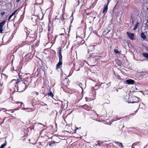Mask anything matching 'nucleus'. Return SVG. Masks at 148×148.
Returning a JSON list of instances; mask_svg holds the SVG:
<instances>
[{
    "label": "nucleus",
    "mask_w": 148,
    "mask_h": 148,
    "mask_svg": "<svg viewBox=\"0 0 148 148\" xmlns=\"http://www.w3.org/2000/svg\"><path fill=\"white\" fill-rule=\"evenodd\" d=\"M17 46H16L15 48V49H16V50H17ZM19 48V47H18V49Z\"/></svg>",
    "instance_id": "obj_34"
},
{
    "label": "nucleus",
    "mask_w": 148,
    "mask_h": 148,
    "mask_svg": "<svg viewBox=\"0 0 148 148\" xmlns=\"http://www.w3.org/2000/svg\"><path fill=\"white\" fill-rule=\"evenodd\" d=\"M17 10H15V11H14L12 14V15L13 16V15H14L15 14V13L17 11Z\"/></svg>",
    "instance_id": "obj_27"
},
{
    "label": "nucleus",
    "mask_w": 148,
    "mask_h": 148,
    "mask_svg": "<svg viewBox=\"0 0 148 148\" xmlns=\"http://www.w3.org/2000/svg\"><path fill=\"white\" fill-rule=\"evenodd\" d=\"M18 76L19 78L17 80L14 79L12 80L11 84H15V92H21L24 91L26 88L27 86L24 83L23 78L20 74H18Z\"/></svg>",
    "instance_id": "obj_1"
},
{
    "label": "nucleus",
    "mask_w": 148,
    "mask_h": 148,
    "mask_svg": "<svg viewBox=\"0 0 148 148\" xmlns=\"http://www.w3.org/2000/svg\"><path fill=\"white\" fill-rule=\"evenodd\" d=\"M67 106V105L66 107V108Z\"/></svg>",
    "instance_id": "obj_44"
},
{
    "label": "nucleus",
    "mask_w": 148,
    "mask_h": 148,
    "mask_svg": "<svg viewBox=\"0 0 148 148\" xmlns=\"http://www.w3.org/2000/svg\"><path fill=\"white\" fill-rule=\"evenodd\" d=\"M38 124L41 125H44H44L41 123H38Z\"/></svg>",
    "instance_id": "obj_37"
},
{
    "label": "nucleus",
    "mask_w": 148,
    "mask_h": 148,
    "mask_svg": "<svg viewBox=\"0 0 148 148\" xmlns=\"http://www.w3.org/2000/svg\"><path fill=\"white\" fill-rule=\"evenodd\" d=\"M34 93L36 94L37 95H38V93L36 92H34Z\"/></svg>",
    "instance_id": "obj_31"
},
{
    "label": "nucleus",
    "mask_w": 148,
    "mask_h": 148,
    "mask_svg": "<svg viewBox=\"0 0 148 148\" xmlns=\"http://www.w3.org/2000/svg\"><path fill=\"white\" fill-rule=\"evenodd\" d=\"M130 101H128V103H137L139 101V98L136 96H134L133 97H131L129 98Z\"/></svg>",
    "instance_id": "obj_3"
},
{
    "label": "nucleus",
    "mask_w": 148,
    "mask_h": 148,
    "mask_svg": "<svg viewBox=\"0 0 148 148\" xmlns=\"http://www.w3.org/2000/svg\"><path fill=\"white\" fill-rule=\"evenodd\" d=\"M45 106V107L46 108V109L48 110V106H47V104H45L44 105Z\"/></svg>",
    "instance_id": "obj_30"
},
{
    "label": "nucleus",
    "mask_w": 148,
    "mask_h": 148,
    "mask_svg": "<svg viewBox=\"0 0 148 148\" xmlns=\"http://www.w3.org/2000/svg\"><path fill=\"white\" fill-rule=\"evenodd\" d=\"M6 118H7V117H5L4 118V119L3 120V121L2 122V123H0V125H1L2 124L4 123V121L5 120V119H6Z\"/></svg>",
    "instance_id": "obj_26"
},
{
    "label": "nucleus",
    "mask_w": 148,
    "mask_h": 148,
    "mask_svg": "<svg viewBox=\"0 0 148 148\" xmlns=\"http://www.w3.org/2000/svg\"><path fill=\"white\" fill-rule=\"evenodd\" d=\"M138 24H139V23L138 22H137L136 24L134 27V28H133V30H136L137 28V27H138Z\"/></svg>",
    "instance_id": "obj_18"
},
{
    "label": "nucleus",
    "mask_w": 148,
    "mask_h": 148,
    "mask_svg": "<svg viewBox=\"0 0 148 148\" xmlns=\"http://www.w3.org/2000/svg\"><path fill=\"white\" fill-rule=\"evenodd\" d=\"M143 56L145 58L148 59V53H144L142 54Z\"/></svg>",
    "instance_id": "obj_15"
},
{
    "label": "nucleus",
    "mask_w": 148,
    "mask_h": 148,
    "mask_svg": "<svg viewBox=\"0 0 148 148\" xmlns=\"http://www.w3.org/2000/svg\"><path fill=\"white\" fill-rule=\"evenodd\" d=\"M5 109L4 108H3V109L0 110V112H1V114H3L4 113V112H6V111H12V110H4V111H2L3 110H4Z\"/></svg>",
    "instance_id": "obj_14"
},
{
    "label": "nucleus",
    "mask_w": 148,
    "mask_h": 148,
    "mask_svg": "<svg viewBox=\"0 0 148 148\" xmlns=\"http://www.w3.org/2000/svg\"><path fill=\"white\" fill-rule=\"evenodd\" d=\"M10 148V147H9V148Z\"/></svg>",
    "instance_id": "obj_47"
},
{
    "label": "nucleus",
    "mask_w": 148,
    "mask_h": 148,
    "mask_svg": "<svg viewBox=\"0 0 148 148\" xmlns=\"http://www.w3.org/2000/svg\"><path fill=\"white\" fill-rule=\"evenodd\" d=\"M84 109H85L86 110H90V108L88 106H87L86 104H85L83 106H82Z\"/></svg>",
    "instance_id": "obj_10"
},
{
    "label": "nucleus",
    "mask_w": 148,
    "mask_h": 148,
    "mask_svg": "<svg viewBox=\"0 0 148 148\" xmlns=\"http://www.w3.org/2000/svg\"><path fill=\"white\" fill-rule=\"evenodd\" d=\"M68 102V101H64V102H62V106H61V107L62 108H64V106H65V103H66L67 104V103Z\"/></svg>",
    "instance_id": "obj_13"
},
{
    "label": "nucleus",
    "mask_w": 148,
    "mask_h": 148,
    "mask_svg": "<svg viewBox=\"0 0 148 148\" xmlns=\"http://www.w3.org/2000/svg\"><path fill=\"white\" fill-rule=\"evenodd\" d=\"M115 53L116 54H118L119 53H120V52L117 49H115L114 50Z\"/></svg>",
    "instance_id": "obj_23"
},
{
    "label": "nucleus",
    "mask_w": 148,
    "mask_h": 148,
    "mask_svg": "<svg viewBox=\"0 0 148 148\" xmlns=\"http://www.w3.org/2000/svg\"><path fill=\"white\" fill-rule=\"evenodd\" d=\"M116 60H119V59H116Z\"/></svg>",
    "instance_id": "obj_46"
},
{
    "label": "nucleus",
    "mask_w": 148,
    "mask_h": 148,
    "mask_svg": "<svg viewBox=\"0 0 148 148\" xmlns=\"http://www.w3.org/2000/svg\"><path fill=\"white\" fill-rule=\"evenodd\" d=\"M13 16L11 14V15L9 17V18L8 19V21H9L10 20V19H11V17Z\"/></svg>",
    "instance_id": "obj_28"
},
{
    "label": "nucleus",
    "mask_w": 148,
    "mask_h": 148,
    "mask_svg": "<svg viewBox=\"0 0 148 148\" xmlns=\"http://www.w3.org/2000/svg\"><path fill=\"white\" fill-rule=\"evenodd\" d=\"M107 10H108V6L106 5L105 7L103 9V11L102 12L103 13V14L104 15H105L106 14V12H107Z\"/></svg>",
    "instance_id": "obj_12"
},
{
    "label": "nucleus",
    "mask_w": 148,
    "mask_h": 148,
    "mask_svg": "<svg viewBox=\"0 0 148 148\" xmlns=\"http://www.w3.org/2000/svg\"><path fill=\"white\" fill-rule=\"evenodd\" d=\"M20 0H16V2H18L19 1H20Z\"/></svg>",
    "instance_id": "obj_38"
},
{
    "label": "nucleus",
    "mask_w": 148,
    "mask_h": 148,
    "mask_svg": "<svg viewBox=\"0 0 148 148\" xmlns=\"http://www.w3.org/2000/svg\"><path fill=\"white\" fill-rule=\"evenodd\" d=\"M97 145H99V143H97Z\"/></svg>",
    "instance_id": "obj_39"
},
{
    "label": "nucleus",
    "mask_w": 148,
    "mask_h": 148,
    "mask_svg": "<svg viewBox=\"0 0 148 148\" xmlns=\"http://www.w3.org/2000/svg\"><path fill=\"white\" fill-rule=\"evenodd\" d=\"M127 35L129 38L132 40H133L134 39V34H133L130 33L128 32H127Z\"/></svg>",
    "instance_id": "obj_7"
},
{
    "label": "nucleus",
    "mask_w": 148,
    "mask_h": 148,
    "mask_svg": "<svg viewBox=\"0 0 148 148\" xmlns=\"http://www.w3.org/2000/svg\"><path fill=\"white\" fill-rule=\"evenodd\" d=\"M13 112H10L9 113H5V112H4V113H3V114H6L7 113V114H10V113H12Z\"/></svg>",
    "instance_id": "obj_29"
},
{
    "label": "nucleus",
    "mask_w": 148,
    "mask_h": 148,
    "mask_svg": "<svg viewBox=\"0 0 148 148\" xmlns=\"http://www.w3.org/2000/svg\"><path fill=\"white\" fill-rule=\"evenodd\" d=\"M110 84L111 82H109L108 83H101L100 84V86L103 89H106L110 86Z\"/></svg>",
    "instance_id": "obj_5"
},
{
    "label": "nucleus",
    "mask_w": 148,
    "mask_h": 148,
    "mask_svg": "<svg viewBox=\"0 0 148 148\" xmlns=\"http://www.w3.org/2000/svg\"><path fill=\"white\" fill-rule=\"evenodd\" d=\"M108 1V4L110 2V0H107Z\"/></svg>",
    "instance_id": "obj_36"
},
{
    "label": "nucleus",
    "mask_w": 148,
    "mask_h": 148,
    "mask_svg": "<svg viewBox=\"0 0 148 148\" xmlns=\"http://www.w3.org/2000/svg\"><path fill=\"white\" fill-rule=\"evenodd\" d=\"M125 82L126 83V84H133L134 83V81L132 79H128Z\"/></svg>",
    "instance_id": "obj_8"
},
{
    "label": "nucleus",
    "mask_w": 148,
    "mask_h": 148,
    "mask_svg": "<svg viewBox=\"0 0 148 148\" xmlns=\"http://www.w3.org/2000/svg\"><path fill=\"white\" fill-rule=\"evenodd\" d=\"M32 79L30 77H27L25 79L24 83L27 86L31 87Z\"/></svg>",
    "instance_id": "obj_4"
},
{
    "label": "nucleus",
    "mask_w": 148,
    "mask_h": 148,
    "mask_svg": "<svg viewBox=\"0 0 148 148\" xmlns=\"http://www.w3.org/2000/svg\"><path fill=\"white\" fill-rule=\"evenodd\" d=\"M48 95L49 96H50L52 97H53V93L51 92H50V93H49L48 94Z\"/></svg>",
    "instance_id": "obj_21"
},
{
    "label": "nucleus",
    "mask_w": 148,
    "mask_h": 148,
    "mask_svg": "<svg viewBox=\"0 0 148 148\" xmlns=\"http://www.w3.org/2000/svg\"><path fill=\"white\" fill-rule=\"evenodd\" d=\"M143 76H145L147 75H148V71H143V72L141 74Z\"/></svg>",
    "instance_id": "obj_17"
},
{
    "label": "nucleus",
    "mask_w": 148,
    "mask_h": 148,
    "mask_svg": "<svg viewBox=\"0 0 148 148\" xmlns=\"http://www.w3.org/2000/svg\"><path fill=\"white\" fill-rule=\"evenodd\" d=\"M79 70V69H78L77 70H76V71H78Z\"/></svg>",
    "instance_id": "obj_42"
},
{
    "label": "nucleus",
    "mask_w": 148,
    "mask_h": 148,
    "mask_svg": "<svg viewBox=\"0 0 148 148\" xmlns=\"http://www.w3.org/2000/svg\"><path fill=\"white\" fill-rule=\"evenodd\" d=\"M25 32H27H27H26V31H27V28H26L25 29Z\"/></svg>",
    "instance_id": "obj_40"
},
{
    "label": "nucleus",
    "mask_w": 148,
    "mask_h": 148,
    "mask_svg": "<svg viewBox=\"0 0 148 148\" xmlns=\"http://www.w3.org/2000/svg\"><path fill=\"white\" fill-rule=\"evenodd\" d=\"M122 118H118L117 116L116 117V118L114 120V121H117V120H119L120 119H121Z\"/></svg>",
    "instance_id": "obj_24"
},
{
    "label": "nucleus",
    "mask_w": 148,
    "mask_h": 148,
    "mask_svg": "<svg viewBox=\"0 0 148 148\" xmlns=\"http://www.w3.org/2000/svg\"><path fill=\"white\" fill-rule=\"evenodd\" d=\"M78 129V127H76V129H75V131L76 130H77V129Z\"/></svg>",
    "instance_id": "obj_41"
},
{
    "label": "nucleus",
    "mask_w": 148,
    "mask_h": 148,
    "mask_svg": "<svg viewBox=\"0 0 148 148\" xmlns=\"http://www.w3.org/2000/svg\"><path fill=\"white\" fill-rule=\"evenodd\" d=\"M6 145V141L5 143L3 144L1 146L0 148H3Z\"/></svg>",
    "instance_id": "obj_19"
},
{
    "label": "nucleus",
    "mask_w": 148,
    "mask_h": 148,
    "mask_svg": "<svg viewBox=\"0 0 148 148\" xmlns=\"http://www.w3.org/2000/svg\"><path fill=\"white\" fill-rule=\"evenodd\" d=\"M5 21H3L0 23V33H1L2 32V28L5 24Z\"/></svg>",
    "instance_id": "obj_9"
},
{
    "label": "nucleus",
    "mask_w": 148,
    "mask_h": 148,
    "mask_svg": "<svg viewBox=\"0 0 148 148\" xmlns=\"http://www.w3.org/2000/svg\"><path fill=\"white\" fill-rule=\"evenodd\" d=\"M59 58V62L56 65V69H59L62 67V56L61 50L58 53Z\"/></svg>",
    "instance_id": "obj_2"
},
{
    "label": "nucleus",
    "mask_w": 148,
    "mask_h": 148,
    "mask_svg": "<svg viewBox=\"0 0 148 148\" xmlns=\"http://www.w3.org/2000/svg\"><path fill=\"white\" fill-rule=\"evenodd\" d=\"M17 103H19L20 104V106L22 108H24V110H26L27 112H32L33 111V110L31 108H24V105L22 102H16Z\"/></svg>",
    "instance_id": "obj_6"
},
{
    "label": "nucleus",
    "mask_w": 148,
    "mask_h": 148,
    "mask_svg": "<svg viewBox=\"0 0 148 148\" xmlns=\"http://www.w3.org/2000/svg\"><path fill=\"white\" fill-rule=\"evenodd\" d=\"M73 17V13H72V15L70 16V18H71Z\"/></svg>",
    "instance_id": "obj_33"
},
{
    "label": "nucleus",
    "mask_w": 148,
    "mask_h": 148,
    "mask_svg": "<svg viewBox=\"0 0 148 148\" xmlns=\"http://www.w3.org/2000/svg\"><path fill=\"white\" fill-rule=\"evenodd\" d=\"M55 143L54 142H52L49 144V145L50 146H53V145H54Z\"/></svg>",
    "instance_id": "obj_20"
},
{
    "label": "nucleus",
    "mask_w": 148,
    "mask_h": 148,
    "mask_svg": "<svg viewBox=\"0 0 148 148\" xmlns=\"http://www.w3.org/2000/svg\"><path fill=\"white\" fill-rule=\"evenodd\" d=\"M141 37L144 39H145L146 38V36L143 33H141Z\"/></svg>",
    "instance_id": "obj_16"
},
{
    "label": "nucleus",
    "mask_w": 148,
    "mask_h": 148,
    "mask_svg": "<svg viewBox=\"0 0 148 148\" xmlns=\"http://www.w3.org/2000/svg\"><path fill=\"white\" fill-rule=\"evenodd\" d=\"M134 23V21H132V23Z\"/></svg>",
    "instance_id": "obj_43"
},
{
    "label": "nucleus",
    "mask_w": 148,
    "mask_h": 148,
    "mask_svg": "<svg viewBox=\"0 0 148 148\" xmlns=\"http://www.w3.org/2000/svg\"><path fill=\"white\" fill-rule=\"evenodd\" d=\"M79 86L82 89V84L81 83H79V84H78Z\"/></svg>",
    "instance_id": "obj_25"
},
{
    "label": "nucleus",
    "mask_w": 148,
    "mask_h": 148,
    "mask_svg": "<svg viewBox=\"0 0 148 148\" xmlns=\"http://www.w3.org/2000/svg\"><path fill=\"white\" fill-rule=\"evenodd\" d=\"M147 10H148V8H147Z\"/></svg>",
    "instance_id": "obj_45"
},
{
    "label": "nucleus",
    "mask_w": 148,
    "mask_h": 148,
    "mask_svg": "<svg viewBox=\"0 0 148 148\" xmlns=\"http://www.w3.org/2000/svg\"><path fill=\"white\" fill-rule=\"evenodd\" d=\"M76 2L75 5L77 6L79 4V0H75Z\"/></svg>",
    "instance_id": "obj_22"
},
{
    "label": "nucleus",
    "mask_w": 148,
    "mask_h": 148,
    "mask_svg": "<svg viewBox=\"0 0 148 148\" xmlns=\"http://www.w3.org/2000/svg\"><path fill=\"white\" fill-rule=\"evenodd\" d=\"M30 55V54H27V55H26V56H25V57H27V56H29Z\"/></svg>",
    "instance_id": "obj_35"
},
{
    "label": "nucleus",
    "mask_w": 148,
    "mask_h": 148,
    "mask_svg": "<svg viewBox=\"0 0 148 148\" xmlns=\"http://www.w3.org/2000/svg\"><path fill=\"white\" fill-rule=\"evenodd\" d=\"M5 13L3 12L1 13V15H3Z\"/></svg>",
    "instance_id": "obj_32"
},
{
    "label": "nucleus",
    "mask_w": 148,
    "mask_h": 148,
    "mask_svg": "<svg viewBox=\"0 0 148 148\" xmlns=\"http://www.w3.org/2000/svg\"><path fill=\"white\" fill-rule=\"evenodd\" d=\"M115 143L117 144L119 147L122 148H124V147L121 143L117 141H116Z\"/></svg>",
    "instance_id": "obj_11"
}]
</instances>
